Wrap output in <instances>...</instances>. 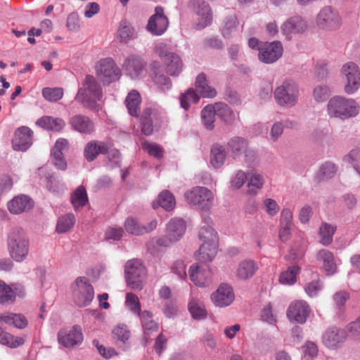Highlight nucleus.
<instances>
[{
	"mask_svg": "<svg viewBox=\"0 0 360 360\" xmlns=\"http://www.w3.org/2000/svg\"><path fill=\"white\" fill-rule=\"evenodd\" d=\"M307 29V23L301 16L295 15L288 19L281 26L284 35L302 33Z\"/></svg>",
	"mask_w": 360,
	"mask_h": 360,
	"instance_id": "nucleus-26",
	"label": "nucleus"
},
{
	"mask_svg": "<svg viewBox=\"0 0 360 360\" xmlns=\"http://www.w3.org/2000/svg\"><path fill=\"white\" fill-rule=\"evenodd\" d=\"M150 77L153 82L162 90L169 89L172 86L171 79L162 72L159 62L154 61L150 65Z\"/></svg>",
	"mask_w": 360,
	"mask_h": 360,
	"instance_id": "nucleus-25",
	"label": "nucleus"
},
{
	"mask_svg": "<svg viewBox=\"0 0 360 360\" xmlns=\"http://www.w3.org/2000/svg\"><path fill=\"white\" fill-rule=\"evenodd\" d=\"M217 116L226 123L230 124L235 119V115L231 108L225 103L214 104Z\"/></svg>",
	"mask_w": 360,
	"mask_h": 360,
	"instance_id": "nucleus-45",
	"label": "nucleus"
},
{
	"mask_svg": "<svg viewBox=\"0 0 360 360\" xmlns=\"http://www.w3.org/2000/svg\"><path fill=\"white\" fill-rule=\"evenodd\" d=\"M347 337L345 330L332 326L322 335L323 344L329 349H336L343 343Z\"/></svg>",
	"mask_w": 360,
	"mask_h": 360,
	"instance_id": "nucleus-14",
	"label": "nucleus"
},
{
	"mask_svg": "<svg viewBox=\"0 0 360 360\" xmlns=\"http://www.w3.org/2000/svg\"><path fill=\"white\" fill-rule=\"evenodd\" d=\"M37 125L54 131H59L65 126V122L59 117L44 116L36 122Z\"/></svg>",
	"mask_w": 360,
	"mask_h": 360,
	"instance_id": "nucleus-34",
	"label": "nucleus"
},
{
	"mask_svg": "<svg viewBox=\"0 0 360 360\" xmlns=\"http://www.w3.org/2000/svg\"><path fill=\"white\" fill-rule=\"evenodd\" d=\"M336 172V165L332 162H326L321 165L315 177L320 182L334 177Z\"/></svg>",
	"mask_w": 360,
	"mask_h": 360,
	"instance_id": "nucleus-39",
	"label": "nucleus"
},
{
	"mask_svg": "<svg viewBox=\"0 0 360 360\" xmlns=\"http://www.w3.org/2000/svg\"><path fill=\"white\" fill-rule=\"evenodd\" d=\"M24 343L22 338L15 337L0 327V344L11 348H16Z\"/></svg>",
	"mask_w": 360,
	"mask_h": 360,
	"instance_id": "nucleus-46",
	"label": "nucleus"
},
{
	"mask_svg": "<svg viewBox=\"0 0 360 360\" xmlns=\"http://www.w3.org/2000/svg\"><path fill=\"white\" fill-rule=\"evenodd\" d=\"M112 333L115 338L124 344L128 340L130 336V332L126 326H118L115 327L112 330Z\"/></svg>",
	"mask_w": 360,
	"mask_h": 360,
	"instance_id": "nucleus-62",
	"label": "nucleus"
},
{
	"mask_svg": "<svg viewBox=\"0 0 360 360\" xmlns=\"http://www.w3.org/2000/svg\"><path fill=\"white\" fill-rule=\"evenodd\" d=\"M33 202L31 198L25 195L15 197L8 202V210L13 214H20L31 209Z\"/></svg>",
	"mask_w": 360,
	"mask_h": 360,
	"instance_id": "nucleus-28",
	"label": "nucleus"
},
{
	"mask_svg": "<svg viewBox=\"0 0 360 360\" xmlns=\"http://www.w3.org/2000/svg\"><path fill=\"white\" fill-rule=\"evenodd\" d=\"M258 269L257 264L253 260L245 259L242 261L237 269V276L240 279L251 278Z\"/></svg>",
	"mask_w": 360,
	"mask_h": 360,
	"instance_id": "nucleus-38",
	"label": "nucleus"
},
{
	"mask_svg": "<svg viewBox=\"0 0 360 360\" xmlns=\"http://www.w3.org/2000/svg\"><path fill=\"white\" fill-rule=\"evenodd\" d=\"M330 89L327 85H319L313 91V98L318 103L326 101L330 96Z\"/></svg>",
	"mask_w": 360,
	"mask_h": 360,
	"instance_id": "nucleus-56",
	"label": "nucleus"
},
{
	"mask_svg": "<svg viewBox=\"0 0 360 360\" xmlns=\"http://www.w3.org/2000/svg\"><path fill=\"white\" fill-rule=\"evenodd\" d=\"M169 25V20L164 14V9L161 6H156L155 14L148 20L147 30L154 35L162 34Z\"/></svg>",
	"mask_w": 360,
	"mask_h": 360,
	"instance_id": "nucleus-13",
	"label": "nucleus"
},
{
	"mask_svg": "<svg viewBox=\"0 0 360 360\" xmlns=\"http://www.w3.org/2000/svg\"><path fill=\"white\" fill-rule=\"evenodd\" d=\"M125 305L134 314L139 316L142 313L139 297L134 293L127 292L126 294Z\"/></svg>",
	"mask_w": 360,
	"mask_h": 360,
	"instance_id": "nucleus-54",
	"label": "nucleus"
},
{
	"mask_svg": "<svg viewBox=\"0 0 360 360\" xmlns=\"http://www.w3.org/2000/svg\"><path fill=\"white\" fill-rule=\"evenodd\" d=\"M159 56L162 59L167 73L172 77H177L183 69V63L181 58L172 52L160 51Z\"/></svg>",
	"mask_w": 360,
	"mask_h": 360,
	"instance_id": "nucleus-17",
	"label": "nucleus"
},
{
	"mask_svg": "<svg viewBox=\"0 0 360 360\" xmlns=\"http://www.w3.org/2000/svg\"><path fill=\"white\" fill-rule=\"evenodd\" d=\"M158 204L166 210L174 209L176 201L174 195L168 191H163L158 196Z\"/></svg>",
	"mask_w": 360,
	"mask_h": 360,
	"instance_id": "nucleus-53",
	"label": "nucleus"
},
{
	"mask_svg": "<svg viewBox=\"0 0 360 360\" xmlns=\"http://www.w3.org/2000/svg\"><path fill=\"white\" fill-rule=\"evenodd\" d=\"M317 259L323 263V267L327 275H333L336 272L337 266L333 254L323 249L317 253Z\"/></svg>",
	"mask_w": 360,
	"mask_h": 360,
	"instance_id": "nucleus-30",
	"label": "nucleus"
},
{
	"mask_svg": "<svg viewBox=\"0 0 360 360\" xmlns=\"http://www.w3.org/2000/svg\"><path fill=\"white\" fill-rule=\"evenodd\" d=\"M58 342L65 347H72L82 342L83 335L78 326H73L71 329H62L58 334Z\"/></svg>",
	"mask_w": 360,
	"mask_h": 360,
	"instance_id": "nucleus-15",
	"label": "nucleus"
},
{
	"mask_svg": "<svg viewBox=\"0 0 360 360\" xmlns=\"http://www.w3.org/2000/svg\"><path fill=\"white\" fill-rule=\"evenodd\" d=\"M327 111L330 117L346 120L358 115L359 106L353 99L336 96L329 100Z\"/></svg>",
	"mask_w": 360,
	"mask_h": 360,
	"instance_id": "nucleus-3",
	"label": "nucleus"
},
{
	"mask_svg": "<svg viewBox=\"0 0 360 360\" xmlns=\"http://www.w3.org/2000/svg\"><path fill=\"white\" fill-rule=\"evenodd\" d=\"M193 9L198 18L195 28L201 30L211 25L212 22V12L210 6L204 0H194Z\"/></svg>",
	"mask_w": 360,
	"mask_h": 360,
	"instance_id": "nucleus-12",
	"label": "nucleus"
},
{
	"mask_svg": "<svg viewBox=\"0 0 360 360\" xmlns=\"http://www.w3.org/2000/svg\"><path fill=\"white\" fill-rule=\"evenodd\" d=\"M141 131L146 136L153 134L154 126L159 124V113L150 108L143 110L141 117Z\"/></svg>",
	"mask_w": 360,
	"mask_h": 360,
	"instance_id": "nucleus-23",
	"label": "nucleus"
},
{
	"mask_svg": "<svg viewBox=\"0 0 360 360\" xmlns=\"http://www.w3.org/2000/svg\"><path fill=\"white\" fill-rule=\"evenodd\" d=\"M226 158L225 150L224 147L219 144H215L211 149L210 162L214 168H219L224 162Z\"/></svg>",
	"mask_w": 360,
	"mask_h": 360,
	"instance_id": "nucleus-42",
	"label": "nucleus"
},
{
	"mask_svg": "<svg viewBox=\"0 0 360 360\" xmlns=\"http://www.w3.org/2000/svg\"><path fill=\"white\" fill-rule=\"evenodd\" d=\"M188 309L195 319H203L207 316V311L203 303L195 298H192L189 302Z\"/></svg>",
	"mask_w": 360,
	"mask_h": 360,
	"instance_id": "nucleus-44",
	"label": "nucleus"
},
{
	"mask_svg": "<svg viewBox=\"0 0 360 360\" xmlns=\"http://www.w3.org/2000/svg\"><path fill=\"white\" fill-rule=\"evenodd\" d=\"M108 145L103 141H91L86 145L84 155L88 162L94 160L99 154H105L108 152Z\"/></svg>",
	"mask_w": 360,
	"mask_h": 360,
	"instance_id": "nucleus-27",
	"label": "nucleus"
},
{
	"mask_svg": "<svg viewBox=\"0 0 360 360\" xmlns=\"http://www.w3.org/2000/svg\"><path fill=\"white\" fill-rule=\"evenodd\" d=\"M310 312L309 307L304 301H295L288 307L287 316L290 320L304 323Z\"/></svg>",
	"mask_w": 360,
	"mask_h": 360,
	"instance_id": "nucleus-21",
	"label": "nucleus"
},
{
	"mask_svg": "<svg viewBox=\"0 0 360 360\" xmlns=\"http://www.w3.org/2000/svg\"><path fill=\"white\" fill-rule=\"evenodd\" d=\"M2 322L20 329L25 328L27 326V320L21 314L11 312L0 314V324Z\"/></svg>",
	"mask_w": 360,
	"mask_h": 360,
	"instance_id": "nucleus-32",
	"label": "nucleus"
},
{
	"mask_svg": "<svg viewBox=\"0 0 360 360\" xmlns=\"http://www.w3.org/2000/svg\"><path fill=\"white\" fill-rule=\"evenodd\" d=\"M97 77L104 85L117 80L121 72L112 58H107L99 60L96 65Z\"/></svg>",
	"mask_w": 360,
	"mask_h": 360,
	"instance_id": "nucleus-8",
	"label": "nucleus"
},
{
	"mask_svg": "<svg viewBox=\"0 0 360 360\" xmlns=\"http://www.w3.org/2000/svg\"><path fill=\"white\" fill-rule=\"evenodd\" d=\"M44 98L51 102H56L62 98L63 89L62 88H44L42 90Z\"/></svg>",
	"mask_w": 360,
	"mask_h": 360,
	"instance_id": "nucleus-55",
	"label": "nucleus"
},
{
	"mask_svg": "<svg viewBox=\"0 0 360 360\" xmlns=\"http://www.w3.org/2000/svg\"><path fill=\"white\" fill-rule=\"evenodd\" d=\"M248 146L246 139L240 136H234L227 143V148L233 158L239 157Z\"/></svg>",
	"mask_w": 360,
	"mask_h": 360,
	"instance_id": "nucleus-37",
	"label": "nucleus"
},
{
	"mask_svg": "<svg viewBox=\"0 0 360 360\" xmlns=\"http://www.w3.org/2000/svg\"><path fill=\"white\" fill-rule=\"evenodd\" d=\"M199 238L202 243H218L217 233L211 226H202L199 231Z\"/></svg>",
	"mask_w": 360,
	"mask_h": 360,
	"instance_id": "nucleus-51",
	"label": "nucleus"
},
{
	"mask_svg": "<svg viewBox=\"0 0 360 360\" xmlns=\"http://www.w3.org/2000/svg\"><path fill=\"white\" fill-rule=\"evenodd\" d=\"M75 217L72 213L62 215L58 218L56 231L59 233H63L69 231L75 225Z\"/></svg>",
	"mask_w": 360,
	"mask_h": 360,
	"instance_id": "nucleus-47",
	"label": "nucleus"
},
{
	"mask_svg": "<svg viewBox=\"0 0 360 360\" xmlns=\"http://www.w3.org/2000/svg\"><path fill=\"white\" fill-rule=\"evenodd\" d=\"M141 97L136 90H131L129 92L125 99V104L129 115L133 117H138L140 112Z\"/></svg>",
	"mask_w": 360,
	"mask_h": 360,
	"instance_id": "nucleus-35",
	"label": "nucleus"
},
{
	"mask_svg": "<svg viewBox=\"0 0 360 360\" xmlns=\"http://www.w3.org/2000/svg\"><path fill=\"white\" fill-rule=\"evenodd\" d=\"M72 299L79 307L90 304L94 297V290L88 278L77 277L71 285Z\"/></svg>",
	"mask_w": 360,
	"mask_h": 360,
	"instance_id": "nucleus-5",
	"label": "nucleus"
},
{
	"mask_svg": "<svg viewBox=\"0 0 360 360\" xmlns=\"http://www.w3.org/2000/svg\"><path fill=\"white\" fill-rule=\"evenodd\" d=\"M237 18L235 15L227 17L221 28V34L224 37L229 38L236 30L237 26Z\"/></svg>",
	"mask_w": 360,
	"mask_h": 360,
	"instance_id": "nucleus-58",
	"label": "nucleus"
},
{
	"mask_svg": "<svg viewBox=\"0 0 360 360\" xmlns=\"http://www.w3.org/2000/svg\"><path fill=\"white\" fill-rule=\"evenodd\" d=\"M176 240H172V238L169 236V234L167 233L165 236L159 237V238H152L148 243V248H155L156 246L158 247H162V248H167L172 245L174 243H175Z\"/></svg>",
	"mask_w": 360,
	"mask_h": 360,
	"instance_id": "nucleus-57",
	"label": "nucleus"
},
{
	"mask_svg": "<svg viewBox=\"0 0 360 360\" xmlns=\"http://www.w3.org/2000/svg\"><path fill=\"white\" fill-rule=\"evenodd\" d=\"M15 292L5 282L0 281V304L13 303L15 300Z\"/></svg>",
	"mask_w": 360,
	"mask_h": 360,
	"instance_id": "nucleus-49",
	"label": "nucleus"
},
{
	"mask_svg": "<svg viewBox=\"0 0 360 360\" xmlns=\"http://www.w3.org/2000/svg\"><path fill=\"white\" fill-rule=\"evenodd\" d=\"M313 139L318 143L323 145L328 144L331 141V134L326 129H318L314 131L312 134Z\"/></svg>",
	"mask_w": 360,
	"mask_h": 360,
	"instance_id": "nucleus-60",
	"label": "nucleus"
},
{
	"mask_svg": "<svg viewBox=\"0 0 360 360\" xmlns=\"http://www.w3.org/2000/svg\"><path fill=\"white\" fill-rule=\"evenodd\" d=\"M68 124L71 128L84 134H91L95 131L94 122L88 117L81 114H76L70 117Z\"/></svg>",
	"mask_w": 360,
	"mask_h": 360,
	"instance_id": "nucleus-20",
	"label": "nucleus"
},
{
	"mask_svg": "<svg viewBox=\"0 0 360 360\" xmlns=\"http://www.w3.org/2000/svg\"><path fill=\"white\" fill-rule=\"evenodd\" d=\"M235 295L233 288L226 283H221L217 290L211 295L214 304L219 307L230 305L234 300Z\"/></svg>",
	"mask_w": 360,
	"mask_h": 360,
	"instance_id": "nucleus-16",
	"label": "nucleus"
},
{
	"mask_svg": "<svg viewBox=\"0 0 360 360\" xmlns=\"http://www.w3.org/2000/svg\"><path fill=\"white\" fill-rule=\"evenodd\" d=\"M125 230L133 235L140 236L144 234V229L134 219L127 218L124 223Z\"/></svg>",
	"mask_w": 360,
	"mask_h": 360,
	"instance_id": "nucleus-61",
	"label": "nucleus"
},
{
	"mask_svg": "<svg viewBox=\"0 0 360 360\" xmlns=\"http://www.w3.org/2000/svg\"><path fill=\"white\" fill-rule=\"evenodd\" d=\"M6 244L8 255L13 261L21 263L27 259L30 243L27 234L22 229H12L7 234Z\"/></svg>",
	"mask_w": 360,
	"mask_h": 360,
	"instance_id": "nucleus-2",
	"label": "nucleus"
},
{
	"mask_svg": "<svg viewBox=\"0 0 360 360\" xmlns=\"http://www.w3.org/2000/svg\"><path fill=\"white\" fill-rule=\"evenodd\" d=\"M276 103L284 108H292L298 101L299 89L297 84L292 79H285L274 91Z\"/></svg>",
	"mask_w": 360,
	"mask_h": 360,
	"instance_id": "nucleus-4",
	"label": "nucleus"
},
{
	"mask_svg": "<svg viewBox=\"0 0 360 360\" xmlns=\"http://www.w3.org/2000/svg\"><path fill=\"white\" fill-rule=\"evenodd\" d=\"M145 67L144 60L141 57L134 55L129 56L123 63L124 71L132 79L140 77L145 70Z\"/></svg>",
	"mask_w": 360,
	"mask_h": 360,
	"instance_id": "nucleus-22",
	"label": "nucleus"
},
{
	"mask_svg": "<svg viewBox=\"0 0 360 360\" xmlns=\"http://www.w3.org/2000/svg\"><path fill=\"white\" fill-rule=\"evenodd\" d=\"M88 202V197L85 188L79 186L71 195V202L75 210L83 207Z\"/></svg>",
	"mask_w": 360,
	"mask_h": 360,
	"instance_id": "nucleus-41",
	"label": "nucleus"
},
{
	"mask_svg": "<svg viewBox=\"0 0 360 360\" xmlns=\"http://www.w3.org/2000/svg\"><path fill=\"white\" fill-rule=\"evenodd\" d=\"M300 269L298 266L293 265L283 271L279 276V281L283 285H293L296 282L297 276L300 274Z\"/></svg>",
	"mask_w": 360,
	"mask_h": 360,
	"instance_id": "nucleus-48",
	"label": "nucleus"
},
{
	"mask_svg": "<svg viewBox=\"0 0 360 360\" xmlns=\"http://www.w3.org/2000/svg\"><path fill=\"white\" fill-rule=\"evenodd\" d=\"M335 226L323 224L319 229L320 242L323 245H328L333 241V236L335 232Z\"/></svg>",
	"mask_w": 360,
	"mask_h": 360,
	"instance_id": "nucleus-50",
	"label": "nucleus"
},
{
	"mask_svg": "<svg viewBox=\"0 0 360 360\" xmlns=\"http://www.w3.org/2000/svg\"><path fill=\"white\" fill-rule=\"evenodd\" d=\"M202 243L195 254L196 259L200 262H211L217 253L218 243Z\"/></svg>",
	"mask_w": 360,
	"mask_h": 360,
	"instance_id": "nucleus-31",
	"label": "nucleus"
},
{
	"mask_svg": "<svg viewBox=\"0 0 360 360\" xmlns=\"http://www.w3.org/2000/svg\"><path fill=\"white\" fill-rule=\"evenodd\" d=\"M33 131L27 127H21L15 132L12 140L13 148L18 151H25L32 143Z\"/></svg>",
	"mask_w": 360,
	"mask_h": 360,
	"instance_id": "nucleus-18",
	"label": "nucleus"
},
{
	"mask_svg": "<svg viewBox=\"0 0 360 360\" xmlns=\"http://www.w3.org/2000/svg\"><path fill=\"white\" fill-rule=\"evenodd\" d=\"M200 96L193 88L188 89L184 94L180 96L181 106L186 110L190 107V103H197Z\"/></svg>",
	"mask_w": 360,
	"mask_h": 360,
	"instance_id": "nucleus-52",
	"label": "nucleus"
},
{
	"mask_svg": "<svg viewBox=\"0 0 360 360\" xmlns=\"http://www.w3.org/2000/svg\"><path fill=\"white\" fill-rule=\"evenodd\" d=\"M186 228V222L183 219L173 218L167 224V233L176 242L182 238Z\"/></svg>",
	"mask_w": 360,
	"mask_h": 360,
	"instance_id": "nucleus-29",
	"label": "nucleus"
},
{
	"mask_svg": "<svg viewBox=\"0 0 360 360\" xmlns=\"http://www.w3.org/2000/svg\"><path fill=\"white\" fill-rule=\"evenodd\" d=\"M284 130V124L281 122H275L271 129L270 139L276 142L281 136Z\"/></svg>",
	"mask_w": 360,
	"mask_h": 360,
	"instance_id": "nucleus-64",
	"label": "nucleus"
},
{
	"mask_svg": "<svg viewBox=\"0 0 360 360\" xmlns=\"http://www.w3.org/2000/svg\"><path fill=\"white\" fill-rule=\"evenodd\" d=\"M125 278L127 285L134 290H140L143 287L146 269L139 260L132 259L125 264Z\"/></svg>",
	"mask_w": 360,
	"mask_h": 360,
	"instance_id": "nucleus-7",
	"label": "nucleus"
},
{
	"mask_svg": "<svg viewBox=\"0 0 360 360\" xmlns=\"http://www.w3.org/2000/svg\"><path fill=\"white\" fill-rule=\"evenodd\" d=\"M195 86L196 91L204 98H214L217 95V91L208 85L206 76L202 72L197 76Z\"/></svg>",
	"mask_w": 360,
	"mask_h": 360,
	"instance_id": "nucleus-33",
	"label": "nucleus"
},
{
	"mask_svg": "<svg viewBox=\"0 0 360 360\" xmlns=\"http://www.w3.org/2000/svg\"><path fill=\"white\" fill-rule=\"evenodd\" d=\"M189 276L195 285L200 287H205L212 282V272L207 266H200L195 264L189 269Z\"/></svg>",
	"mask_w": 360,
	"mask_h": 360,
	"instance_id": "nucleus-19",
	"label": "nucleus"
},
{
	"mask_svg": "<svg viewBox=\"0 0 360 360\" xmlns=\"http://www.w3.org/2000/svg\"><path fill=\"white\" fill-rule=\"evenodd\" d=\"M341 73L347 79L345 91L347 94L354 93L360 86V71L356 64L348 62L343 65Z\"/></svg>",
	"mask_w": 360,
	"mask_h": 360,
	"instance_id": "nucleus-10",
	"label": "nucleus"
},
{
	"mask_svg": "<svg viewBox=\"0 0 360 360\" xmlns=\"http://www.w3.org/2000/svg\"><path fill=\"white\" fill-rule=\"evenodd\" d=\"M135 31L134 27L125 19L121 20L117 30V37L121 42L127 43L134 37Z\"/></svg>",
	"mask_w": 360,
	"mask_h": 360,
	"instance_id": "nucleus-40",
	"label": "nucleus"
},
{
	"mask_svg": "<svg viewBox=\"0 0 360 360\" xmlns=\"http://www.w3.org/2000/svg\"><path fill=\"white\" fill-rule=\"evenodd\" d=\"M321 289L322 284L319 281H312L308 283L304 288L305 292L311 297L316 296Z\"/></svg>",
	"mask_w": 360,
	"mask_h": 360,
	"instance_id": "nucleus-63",
	"label": "nucleus"
},
{
	"mask_svg": "<svg viewBox=\"0 0 360 360\" xmlns=\"http://www.w3.org/2000/svg\"><path fill=\"white\" fill-rule=\"evenodd\" d=\"M216 111L214 105H207L201 111V118L205 127L212 130L214 127Z\"/></svg>",
	"mask_w": 360,
	"mask_h": 360,
	"instance_id": "nucleus-43",
	"label": "nucleus"
},
{
	"mask_svg": "<svg viewBox=\"0 0 360 360\" xmlns=\"http://www.w3.org/2000/svg\"><path fill=\"white\" fill-rule=\"evenodd\" d=\"M283 52V45L280 41L266 42L260 45L258 58L261 62L266 64L274 63L282 56Z\"/></svg>",
	"mask_w": 360,
	"mask_h": 360,
	"instance_id": "nucleus-11",
	"label": "nucleus"
},
{
	"mask_svg": "<svg viewBox=\"0 0 360 360\" xmlns=\"http://www.w3.org/2000/svg\"><path fill=\"white\" fill-rule=\"evenodd\" d=\"M316 24L323 30H336L341 26L342 20L336 9L325 6L317 15Z\"/></svg>",
	"mask_w": 360,
	"mask_h": 360,
	"instance_id": "nucleus-9",
	"label": "nucleus"
},
{
	"mask_svg": "<svg viewBox=\"0 0 360 360\" xmlns=\"http://www.w3.org/2000/svg\"><path fill=\"white\" fill-rule=\"evenodd\" d=\"M184 197L188 204L203 211H208L213 201L212 191L202 186H195L187 191L184 194Z\"/></svg>",
	"mask_w": 360,
	"mask_h": 360,
	"instance_id": "nucleus-6",
	"label": "nucleus"
},
{
	"mask_svg": "<svg viewBox=\"0 0 360 360\" xmlns=\"http://www.w3.org/2000/svg\"><path fill=\"white\" fill-rule=\"evenodd\" d=\"M69 149V143L67 139H59L56 141L52 150L51 157L54 165L59 169L65 170L67 168V163L64 158L63 153Z\"/></svg>",
	"mask_w": 360,
	"mask_h": 360,
	"instance_id": "nucleus-24",
	"label": "nucleus"
},
{
	"mask_svg": "<svg viewBox=\"0 0 360 360\" xmlns=\"http://www.w3.org/2000/svg\"><path fill=\"white\" fill-rule=\"evenodd\" d=\"M139 316L146 338H147V336H148L152 332L158 330V325L153 319V314L151 311L144 310L139 315Z\"/></svg>",
	"mask_w": 360,
	"mask_h": 360,
	"instance_id": "nucleus-36",
	"label": "nucleus"
},
{
	"mask_svg": "<svg viewBox=\"0 0 360 360\" xmlns=\"http://www.w3.org/2000/svg\"><path fill=\"white\" fill-rule=\"evenodd\" d=\"M103 97L102 89L96 79L91 75H86L79 88L75 97V100L80 103L84 108L94 112H98L100 105L98 101Z\"/></svg>",
	"mask_w": 360,
	"mask_h": 360,
	"instance_id": "nucleus-1",
	"label": "nucleus"
},
{
	"mask_svg": "<svg viewBox=\"0 0 360 360\" xmlns=\"http://www.w3.org/2000/svg\"><path fill=\"white\" fill-rule=\"evenodd\" d=\"M264 181V180L262 175L257 173H251L248 184V191L252 193H256L257 191L263 186Z\"/></svg>",
	"mask_w": 360,
	"mask_h": 360,
	"instance_id": "nucleus-59",
	"label": "nucleus"
}]
</instances>
